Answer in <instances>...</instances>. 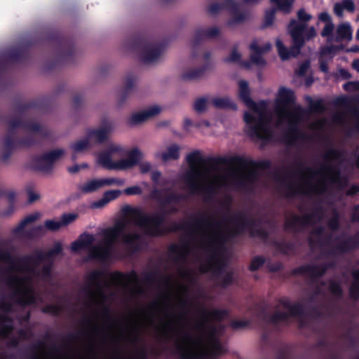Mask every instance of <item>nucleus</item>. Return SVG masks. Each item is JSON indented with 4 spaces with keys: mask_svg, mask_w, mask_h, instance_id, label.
<instances>
[{
    "mask_svg": "<svg viewBox=\"0 0 359 359\" xmlns=\"http://www.w3.org/2000/svg\"><path fill=\"white\" fill-rule=\"evenodd\" d=\"M186 161L191 169L184 177L189 190L192 194L203 192L208 200L212 198L215 189L212 185L203 187L198 182V179L202 174L196 168L197 165L208 167L214 170L222 164H231L242 168L253 167L263 170H269L271 166V162L269 160L254 161L241 156H233L231 158L222 156L204 158L199 150H195L188 154L186 156Z\"/></svg>",
    "mask_w": 359,
    "mask_h": 359,
    "instance_id": "f257e3e1",
    "label": "nucleus"
},
{
    "mask_svg": "<svg viewBox=\"0 0 359 359\" xmlns=\"http://www.w3.org/2000/svg\"><path fill=\"white\" fill-rule=\"evenodd\" d=\"M62 245L57 242L48 252L36 249L32 255H27L15 259L8 250L0 251V261L11 264L14 270H25L39 277L41 280L48 281L52 278L53 259L61 254Z\"/></svg>",
    "mask_w": 359,
    "mask_h": 359,
    "instance_id": "f03ea898",
    "label": "nucleus"
},
{
    "mask_svg": "<svg viewBox=\"0 0 359 359\" xmlns=\"http://www.w3.org/2000/svg\"><path fill=\"white\" fill-rule=\"evenodd\" d=\"M177 211L175 206H172L168 210H162L149 216L140 208L126 205L122 208L123 214L129 217L131 223L145 229L146 233L152 236H161L170 232L187 230L191 226L187 223L180 224L175 222L169 227L162 226L166 216Z\"/></svg>",
    "mask_w": 359,
    "mask_h": 359,
    "instance_id": "7ed1b4c3",
    "label": "nucleus"
},
{
    "mask_svg": "<svg viewBox=\"0 0 359 359\" xmlns=\"http://www.w3.org/2000/svg\"><path fill=\"white\" fill-rule=\"evenodd\" d=\"M295 101L296 96L292 90L284 86L279 88L276 99V112L280 118L289 121L287 130L283 136L284 142L288 145H294L297 140L304 137L303 133L297 124L304 114V109L297 105L292 111L289 110V107Z\"/></svg>",
    "mask_w": 359,
    "mask_h": 359,
    "instance_id": "20e7f679",
    "label": "nucleus"
},
{
    "mask_svg": "<svg viewBox=\"0 0 359 359\" xmlns=\"http://www.w3.org/2000/svg\"><path fill=\"white\" fill-rule=\"evenodd\" d=\"M104 237L96 245L95 236L84 232L79 238L72 242L71 250L78 252L81 250H88V259L105 263L112 257V226H109L103 231Z\"/></svg>",
    "mask_w": 359,
    "mask_h": 359,
    "instance_id": "39448f33",
    "label": "nucleus"
},
{
    "mask_svg": "<svg viewBox=\"0 0 359 359\" xmlns=\"http://www.w3.org/2000/svg\"><path fill=\"white\" fill-rule=\"evenodd\" d=\"M255 104H248L246 107L257 113V116L248 111L244 114L243 119L248 126L247 133L252 140L269 142L273 140V133L269 128V121L264 113L266 108V102L261 100L258 103L255 102Z\"/></svg>",
    "mask_w": 359,
    "mask_h": 359,
    "instance_id": "423d86ee",
    "label": "nucleus"
},
{
    "mask_svg": "<svg viewBox=\"0 0 359 359\" xmlns=\"http://www.w3.org/2000/svg\"><path fill=\"white\" fill-rule=\"evenodd\" d=\"M230 222L234 224L233 227L224 233H219L215 236V244L219 247L225 245L226 243L243 235L248 229H250V236L266 239L268 232L262 229H255L257 226L255 219L248 218L243 212H238L230 219Z\"/></svg>",
    "mask_w": 359,
    "mask_h": 359,
    "instance_id": "0eeeda50",
    "label": "nucleus"
},
{
    "mask_svg": "<svg viewBox=\"0 0 359 359\" xmlns=\"http://www.w3.org/2000/svg\"><path fill=\"white\" fill-rule=\"evenodd\" d=\"M130 49L140 52V60L146 65L156 62L162 55L165 45L154 43L147 36L140 34L133 37L129 44Z\"/></svg>",
    "mask_w": 359,
    "mask_h": 359,
    "instance_id": "6e6552de",
    "label": "nucleus"
},
{
    "mask_svg": "<svg viewBox=\"0 0 359 359\" xmlns=\"http://www.w3.org/2000/svg\"><path fill=\"white\" fill-rule=\"evenodd\" d=\"M305 28L304 24H299L294 19L291 20L288 25V32L292 39V46L288 49L280 39H277L276 41V46L281 60H286L291 57H296L300 53L304 46L303 33Z\"/></svg>",
    "mask_w": 359,
    "mask_h": 359,
    "instance_id": "1a4fd4ad",
    "label": "nucleus"
},
{
    "mask_svg": "<svg viewBox=\"0 0 359 359\" xmlns=\"http://www.w3.org/2000/svg\"><path fill=\"white\" fill-rule=\"evenodd\" d=\"M51 44L55 48L57 59L48 67L51 69L57 67L60 64L74 62L75 56V46L72 39L63 36L60 32L55 31L48 36Z\"/></svg>",
    "mask_w": 359,
    "mask_h": 359,
    "instance_id": "9d476101",
    "label": "nucleus"
},
{
    "mask_svg": "<svg viewBox=\"0 0 359 359\" xmlns=\"http://www.w3.org/2000/svg\"><path fill=\"white\" fill-rule=\"evenodd\" d=\"M36 143L34 135L30 134L18 138L16 137L15 128L9 127L7 134L4 138L1 160L3 161H8L15 149L31 147Z\"/></svg>",
    "mask_w": 359,
    "mask_h": 359,
    "instance_id": "9b49d317",
    "label": "nucleus"
},
{
    "mask_svg": "<svg viewBox=\"0 0 359 359\" xmlns=\"http://www.w3.org/2000/svg\"><path fill=\"white\" fill-rule=\"evenodd\" d=\"M25 280V278L14 276L8 278L6 281V285L10 287H18L12 292L11 299L18 304L23 306L32 305L36 302V297L32 287H26L21 288L19 287Z\"/></svg>",
    "mask_w": 359,
    "mask_h": 359,
    "instance_id": "f8f14e48",
    "label": "nucleus"
},
{
    "mask_svg": "<svg viewBox=\"0 0 359 359\" xmlns=\"http://www.w3.org/2000/svg\"><path fill=\"white\" fill-rule=\"evenodd\" d=\"M278 302L283 308L288 309V312L276 311L270 316L268 321L274 325L280 323H288L290 317L302 316L304 313V308L301 303L292 304L287 297L280 298Z\"/></svg>",
    "mask_w": 359,
    "mask_h": 359,
    "instance_id": "ddd939ff",
    "label": "nucleus"
},
{
    "mask_svg": "<svg viewBox=\"0 0 359 359\" xmlns=\"http://www.w3.org/2000/svg\"><path fill=\"white\" fill-rule=\"evenodd\" d=\"M122 278L129 284L135 285L134 287L130 290V294L133 296L142 295L144 294V290L138 285L139 277L137 273L135 270H131L130 272L126 273H121L116 271H114V302L116 292L115 291V281L117 280L118 276ZM116 325V311L115 304H114V359H116V338L115 336V327Z\"/></svg>",
    "mask_w": 359,
    "mask_h": 359,
    "instance_id": "4468645a",
    "label": "nucleus"
},
{
    "mask_svg": "<svg viewBox=\"0 0 359 359\" xmlns=\"http://www.w3.org/2000/svg\"><path fill=\"white\" fill-rule=\"evenodd\" d=\"M322 214L321 208H316L310 214H304L303 215H297L293 214L290 219L285 222L284 227L285 230H290L295 233H299L304 229L313 223V219L318 217L320 219Z\"/></svg>",
    "mask_w": 359,
    "mask_h": 359,
    "instance_id": "2eb2a0df",
    "label": "nucleus"
},
{
    "mask_svg": "<svg viewBox=\"0 0 359 359\" xmlns=\"http://www.w3.org/2000/svg\"><path fill=\"white\" fill-rule=\"evenodd\" d=\"M64 153L62 149H57L35 156L32 161L33 168L37 171L48 173L53 170L55 161L62 157Z\"/></svg>",
    "mask_w": 359,
    "mask_h": 359,
    "instance_id": "dca6fc26",
    "label": "nucleus"
},
{
    "mask_svg": "<svg viewBox=\"0 0 359 359\" xmlns=\"http://www.w3.org/2000/svg\"><path fill=\"white\" fill-rule=\"evenodd\" d=\"M334 262L323 264L320 265L304 264L293 269L291 271L292 276L309 275L311 278L316 279L323 277L328 269L334 267Z\"/></svg>",
    "mask_w": 359,
    "mask_h": 359,
    "instance_id": "f3484780",
    "label": "nucleus"
},
{
    "mask_svg": "<svg viewBox=\"0 0 359 359\" xmlns=\"http://www.w3.org/2000/svg\"><path fill=\"white\" fill-rule=\"evenodd\" d=\"M169 189H155L151 191L150 194L151 198L157 201L161 206V210H165L164 208L171 204H179L181 201L186 199V196L184 194H178L174 191H170L168 194H165L163 197L162 194L168 191Z\"/></svg>",
    "mask_w": 359,
    "mask_h": 359,
    "instance_id": "a211bd4d",
    "label": "nucleus"
},
{
    "mask_svg": "<svg viewBox=\"0 0 359 359\" xmlns=\"http://www.w3.org/2000/svg\"><path fill=\"white\" fill-rule=\"evenodd\" d=\"M201 320L197 323L196 328L198 330L203 331L206 327L207 323L209 320L222 321L228 315L229 311L226 309H215L212 310H208L205 309H200Z\"/></svg>",
    "mask_w": 359,
    "mask_h": 359,
    "instance_id": "6ab92c4d",
    "label": "nucleus"
},
{
    "mask_svg": "<svg viewBox=\"0 0 359 359\" xmlns=\"http://www.w3.org/2000/svg\"><path fill=\"white\" fill-rule=\"evenodd\" d=\"M219 29L215 27L208 29H198L196 31L192 40L193 57H197L196 50L203 41L216 39L219 36Z\"/></svg>",
    "mask_w": 359,
    "mask_h": 359,
    "instance_id": "aec40b11",
    "label": "nucleus"
},
{
    "mask_svg": "<svg viewBox=\"0 0 359 359\" xmlns=\"http://www.w3.org/2000/svg\"><path fill=\"white\" fill-rule=\"evenodd\" d=\"M161 111L158 106L151 107L145 110L132 114L127 119V124L133 127L143 123L147 120L155 117Z\"/></svg>",
    "mask_w": 359,
    "mask_h": 359,
    "instance_id": "412c9836",
    "label": "nucleus"
},
{
    "mask_svg": "<svg viewBox=\"0 0 359 359\" xmlns=\"http://www.w3.org/2000/svg\"><path fill=\"white\" fill-rule=\"evenodd\" d=\"M122 241L126 245L128 257L140 252L145 246V243L141 240V236L137 233L124 234Z\"/></svg>",
    "mask_w": 359,
    "mask_h": 359,
    "instance_id": "4be33fe9",
    "label": "nucleus"
},
{
    "mask_svg": "<svg viewBox=\"0 0 359 359\" xmlns=\"http://www.w3.org/2000/svg\"><path fill=\"white\" fill-rule=\"evenodd\" d=\"M112 272L109 273L108 278V299L109 305L107 308V346H108V359H112V307L111 306V299H112Z\"/></svg>",
    "mask_w": 359,
    "mask_h": 359,
    "instance_id": "5701e85b",
    "label": "nucleus"
},
{
    "mask_svg": "<svg viewBox=\"0 0 359 359\" xmlns=\"http://www.w3.org/2000/svg\"><path fill=\"white\" fill-rule=\"evenodd\" d=\"M30 46L29 44H20L10 48L4 55L7 58L9 64L22 62L29 56Z\"/></svg>",
    "mask_w": 359,
    "mask_h": 359,
    "instance_id": "b1692460",
    "label": "nucleus"
},
{
    "mask_svg": "<svg viewBox=\"0 0 359 359\" xmlns=\"http://www.w3.org/2000/svg\"><path fill=\"white\" fill-rule=\"evenodd\" d=\"M142 158V152L137 148H134L128 152L126 158L114 161V170H123L131 168L138 165Z\"/></svg>",
    "mask_w": 359,
    "mask_h": 359,
    "instance_id": "393cba45",
    "label": "nucleus"
},
{
    "mask_svg": "<svg viewBox=\"0 0 359 359\" xmlns=\"http://www.w3.org/2000/svg\"><path fill=\"white\" fill-rule=\"evenodd\" d=\"M359 248V232L348 236L338 243L331 251L332 254H345Z\"/></svg>",
    "mask_w": 359,
    "mask_h": 359,
    "instance_id": "a878e982",
    "label": "nucleus"
},
{
    "mask_svg": "<svg viewBox=\"0 0 359 359\" xmlns=\"http://www.w3.org/2000/svg\"><path fill=\"white\" fill-rule=\"evenodd\" d=\"M9 127L13 128H21L32 132L41 133L44 137L48 136V133L43 130L42 126L33 121H24L20 118H13L8 122Z\"/></svg>",
    "mask_w": 359,
    "mask_h": 359,
    "instance_id": "bb28decb",
    "label": "nucleus"
},
{
    "mask_svg": "<svg viewBox=\"0 0 359 359\" xmlns=\"http://www.w3.org/2000/svg\"><path fill=\"white\" fill-rule=\"evenodd\" d=\"M210 244L214 248V253L210 256V259L215 260V262L214 263H209L206 269H205L204 266H201V271L205 273L208 271H211L214 276L219 277L224 271V264L222 261L217 259V251L220 249H222L224 245L222 247L217 245L215 244V238L210 243Z\"/></svg>",
    "mask_w": 359,
    "mask_h": 359,
    "instance_id": "cd10ccee",
    "label": "nucleus"
},
{
    "mask_svg": "<svg viewBox=\"0 0 359 359\" xmlns=\"http://www.w3.org/2000/svg\"><path fill=\"white\" fill-rule=\"evenodd\" d=\"M112 184V178L93 179L87 181L79 187V190L83 194H90L100 189Z\"/></svg>",
    "mask_w": 359,
    "mask_h": 359,
    "instance_id": "c85d7f7f",
    "label": "nucleus"
},
{
    "mask_svg": "<svg viewBox=\"0 0 359 359\" xmlns=\"http://www.w3.org/2000/svg\"><path fill=\"white\" fill-rule=\"evenodd\" d=\"M62 227L60 222L55 221L53 219H48L45 221L44 225L36 226L26 232L27 236L29 238L36 237L44 232V229L51 231H56Z\"/></svg>",
    "mask_w": 359,
    "mask_h": 359,
    "instance_id": "c756f323",
    "label": "nucleus"
},
{
    "mask_svg": "<svg viewBox=\"0 0 359 359\" xmlns=\"http://www.w3.org/2000/svg\"><path fill=\"white\" fill-rule=\"evenodd\" d=\"M86 136L90 142V144H101L107 140L109 130L104 127L97 129H88Z\"/></svg>",
    "mask_w": 359,
    "mask_h": 359,
    "instance_id": "7c9ffc66",
    "label": "nucleus"
},
{
    "mask_svg": "<svg viewBox=\"0 0 359 359\" xmlns=\"http://www.w3.org/2000/svg\"><path fill=\"white\" fill-rule=\"evenodd\" d=\"M224 6L233 15V19L228 22V25L242 22L245 20V16L239 10V4L234 0H224Z\"/></svg>",
    "mask_w": 359,
    "mask_h": 359,
    "instance_id": "2f4dec72",
    "label": "nucleus"
},
{
    "mask_svg": "<svg viewBox=\"0 0 359 359\" xmlns=\"http://www.w3.org/2000/svg\"><path fill=\"white\" fill-rule=\"evenodd\" d=\"M135 78L133 74L127 75L125 81V86L121 93V98L118 105L121 106L126 100L135 92Z\"/></svg>",
    "mask_w": 359,
    "mask_h": 359,
    "instance_id": "473e14b6",
    "label": "nucleus"
},
{
    "mask_svg": "<svg viewBox=\"0 0 359 359\" xmlns=\"http://www.w3.org/2000/svg\"><path fill=\"white\" fill-rule=\"evenodd\" d=\"M208 69V64H205L201 67L188 69L182 74L181 79L184 81H194L200 79L205 75Z\"/></svg>",
    "mask_w": 359,
    "mask_h": 359,
    "instance_id": "72a5a7b5",
    "label": "nucleus"
},
{
    "mask_svg": "<svg viewBox=\"0 0 359 359\" xmlns=\"http://www.w3.org/2000/svg\"><path fill=\"white\" fill-rule=\"evenodd\" d=\"M41 108V102L34 100L24 102L21 100H15L14 110L20 114H23L29 109H39Z\"/></svg>",
    "mask_w": 359,
    "mask_h": 359,
    "instance_id": "f704fd0d",
    "label": "nucleus"
},
{
    "mask_svg": "<svg viewBox=\"0 0 359 359\" xmlns=\"http://www.w3.org/2000/svg\"><path fill=\"white\" fill-rule=\"evenodd\" d=\"M274 179L276 182L281 183L283 185L285 186L286 188V196L288 197H292L295 196L297 191V187L295 184L292 182H287L286 180L287 179V175L285 176H283L280 172L277 170L274 172Z\"/></svg>",
    "mask_w": 359,
    "mask_h": 359,
    "instance_id": "c9c22d12",
    "label": "nucleus"
},
{
    "mask_svg": "<svg viewBox=\"0 0 359 359\" xmlns=\"http://www.w3.org/2000/svg\"><path fill=\"white\" fill-rule=\"evenodd\" d=\"M13 330L12 318L6 315H0V337L8 338Z\"/></svg>",
    "mask_w": 359,
    "mask_h": 359,
    "instance_id": "e433bc0d",
    "label": "nucleus"
},
{
    "mask_svg": "<svg viewBox=\"0 0 359 359\" xmlns=\"http://www.w3.org/2000/svg\"><path fill=\"white\" fill-rule=\"evenodd\" d=\"M168 250L171 255H176L175 262L185 261L189 253V247L187 243H182L180 246L172 244L168 248Z\"/></svg>",
    "mask_w": 359,
    "mask_h": 359,
    "instance_id": "4c0bfd02",
    "label": "nucleus"
},
{
    "mask_svg": "<svg viewBox=\"0 0 359 359\" xmlns=\"http://www.w3.org/2000/svg\"><path fill=\"white\" fill-rule=\"evenodd\" d=\"M351 276L353 281L348 289L349 297L353 301H358L359 300V269L352 271Z\"/></svg>",
    "mask_w": 359,
    "mask_h": 359,
    "instance_id": "58836bf2",
    "label": "nucleus"
},
{
    "mask_svg": "<svg viewBox=\"0 0 359 359\" xmlns=\"http://www.w3.org/2000/svg\"><path fill=\"white\" fill-rule=\"evenodd\" d=\"M352 29L349 23L344 22L340 24L336 30V41L344 40H351L352 39Z\"/></svg>",
    "mask_w": 359,
    "mask_h": 359,
    "instance_id": "ea45409f",
    "label": "nucleus"
},
{
    "mask_svg": "<svg viewBox=\"0 0 359 359\" xmlns=\"http://www.w3.org/2000/svg\"><path fill=\"white\" fill-rule=\"evenodd\" d=\"M239 85V97L241 100L247 106L248 104L252 105L255 104V101L250 97V92L248 81L241 80L238 83Z\"/></svg>",
    "mask_w": 359,
    "mask_h": 359,
    "instance_id": "a19ab883",
    "label": "nucleus"
},
{
    "mask_svg": "<svg viewBox=\"0 0 359 359\" xmlns=\"http://www.w3.org/2000/svg\"><path fill=\"white\" fill-rule=\"evenodd\" d=\"M180 147L178 144H172L167 148L165 151L161 153L159 156H161L162 161L164 163L170 160L176 161L180 158Z\"/></svg>",
    "mask_w": 359,
    "mask_h": 359,
    "instance_id": "79ce46f5",
    "label": "nucleus"
},
{
    "mask_svg": "<svg viewBox=\"0 0 359 359\" xmlns=\"http://www.w3.org/2000/svg\"><path fill=\"white\" fill-rule=\"evenodd\" d=\"M250 48L252 50V53L250 55V61L257 65H265L266 61L262 57L264 51L258 46V44L254 41L250 44Z\"/></svg>",
    "mask_w": 359,
    "mask_h": 359,
    "instance_id": "37998d69",
    "label": "nucleus"
},
{
    "mask_svg": "<svg viewBox=\"0 0 359 359\" xmlns=\"http://www.w3.org/2000/svg\"><path fill=\"white\" fill-rule=\"evenodd\" d=\"M257 178V172L255 170H250L247 175L236 177V184L242 188H245L248 184H252Z\"/></svg>",
    "mask_w": 359,
    "mask_h": 359,
    "instance_id": "c03bdc74",
    "label": "nucleus"
},
{
    "mask_svg": "<svg viewBox=\"0 0 359 359\" xmlns=\"http://www.w3.org/2000/svg\"><path fill=\"white\" fill-rule=\"evenodd\" d=\"M193 224L196 226H203L205 227H219L222 223L218 220H211L209 217L205 214H201L199 217L195 218Z\"/></svg>",
    "mask_w": 359,
    "mask_h": 359,
    "instance_id": "a18cd8bd",
    "label": "nucleus"
},
{
    "mask_svg": "<svg viewBox=\"0 0 359 359\" xmlns=\"http://www.w3.org/2000/svg\"><path fill=\"white\" fill-rule=\"evenodd\" d=\"M97 161L103 168L112 170V146H109L105 152L99 154Z\"/></svg>",
    "mask_w": 359,
    "mask_h": 359,
    "instance_id": "49530a36",
    "label": "nucleus"
},
{
    "mask_svg": "<svg viewBox=\"0 0 359 359\" xmlns=\"http://www.w3.org/2000/svg\"><path fill=\"white\" fill-rule=\"evenodd\" d=\"M212 104L217 109H237L236 104L228 97H215L212 100Z\"/></svg>",
    "mask_w": 359,
    "mask_h": 359,
    "instance_id": "de8ad7c7",
    "label": "nucleus"
},
{
    "mask_svg": "<svg viewBox=\"0 0 359 359\" xmlns=\"http://www.w3.org/2000/svg\"><path fill=\"white\" fill-rule=\"evenodd\" d=\"M40 214L39 212H35L34 214H31L25 217L18 225L14 228L13 232L14 234H19L24 231L25 227L39 218Z\"/></svg>",
    "mask_w": 359,
    "mask_h": 359,
    "instance_id": "09e8293b",
    "label": "nucleus"
},
{
    "mask_svg": "<svg viewBox=\"0 0 359 359\" xmlns=\"http://www.w3.org/2000/svg\"><path fill=\"white\" fill-rule=\"evenodd\" d=\"M176 353L180 359H198L202 357L203 354L194 352L189 348L179 345L176 349Z\"/></svg>",
    "mask_w": 359,
    "mask_h": 359,
    "instance_id": "8fccbe9b",
    "label": "nucleus"
},
{
    "mask_svg": "<svg viewBox=\"0 0 359 359\" xmlns=\"http://www.w3.org/2000/svg\"><path fill=\"white\" fill-rule=\"evenodd\" d=\"M274 246L280 254L284 255H289L295 250V245L292 242L276 241Z\"/></svg>",
    "mask_w": 359,
    "mask_h": 359,
    "instance_id": "3c124183",
    "label": "nucleus"
},
{
    "mask_svg": "<svg viewBox=\"0 0 359 359\" xmlns=\"http://www.w3.org/2000/svg\"><path fill=\"white\" fill-rule=\"evenodd\" d=\"M128 342L133 346H137L140 340L139 324L134 321L132 323L129 335L128 337Z\"/></svg>",
    "mask_w": 359,
    "mask_h": 359,
    "instance_id": "603ef678",
    "label": "nucleus"
},
{
    "mask_svg": "<svg viewBox=\"0 0 359 359\" xmlns=\"http://www.w3.org/2000/svg\"><path fill=\"white\" fill-rule=\"evenodd\" d=\"M157 276L166 285L169 284L171 280L169 276H161L157 271H152L144 274V281L149 284L153 283L156 281Z\"/></svg>",
    "mask_w": 359,
    "mask_h": 359,
    "instance_id": "864d4df0",
    "label": "nucleus"
},
{
    "mask_svg": "<svg viewBox=\"0 0 359 359\" xmlns=\"http://www.w3.org/2000/svg\"><path fill=\"white\" fill-rule=\"evenodd\" d=\"M104 277V271L93 270L88 274L87 280L91 285H98Z\"/></svg>",
    "mask_w": 359,
    "mask_h": 359,
    "instance_id": "5fc2aeb1",
    "label": "nucleus"
},
{
    "mask_svg": "<svg viewBox=\"0 0 359 359\" xmlns=\"http://www.w3.org/2000/svg\"><path fill=\"white\" fill-rule=\"evenodd\" d=\"M308 102L311 110L313 112H322L325 110V106L322 100H313L310 96L307 95L305 97Z\"/></svg>",
    "mask_w": 359,
    "mask_h": 359,
    "instance_id": "6e6d98bb",
    "label": "nucleus"
},
{
    "mask_svg": "<svg viewBox=\"0 0 359 359\" xmlns=\"http://www.w3.org/2000/svg\"><path fill=\"white\" fill-rule=\"evenodd\" d=\"M294 0H271L277 5L278 9L288 14L291 12Z\"/></svg>",
    "mask_w": 359,
    "mask_h": 359,
    "instance_id": "4d7b16f0",
    "label": "nucleus"
},
{
    "mask_svg": "<svg viewBox=\"0 0 359 359\" xmlns=\"http://www.w3.org/2000/svg\"><path fill=\"white\" fill-rule=\"evenodd\" d=\"M90 147V142L88 140L86 136L84 139L79 140L76 142L73 143L71 145V148L76 153H79L86 149H88Z\"/></svg>",
    "mask_w": 359,
    "mask_h": 359,
    "instance_id": "13d9d810",
    "label": "nucleus"
},
{
    "mask_svg": "<svg viewBox=\"0 0 359 359\" xmlns=\"http://www.w3.org/2000/svg\"><path fill=\"white\" fill-rule=\"evenodd\" d=\"M112 201V189L107 191L104 196L95 202L91 205L93 208H100L107 205L109 202Z\"/></svg>",
    "mask_w": 359,
    "mask_h": 359,
    "instance_id": "bf43d9fd",
    "label": "nucleus"
},
{
    "mask_svg": "<svg viewBox=\"0 0 359 359\" xmlns=\"http://www.w3.org/2000/svg\"><path fill=\"white\" fill-rule=\"evenodd\" d=\"M328 289L330 293L337 298H341L343 295V290L340 283L335 280L330 281Z\"/></svg>",
    "mask_w": 359,
    "mask_h": 359,
    "instance_id": "052dcab7",
    "label": "nucleus"
},
{
    "mask_svg": "<svg viewBox=\"0 0 359 359\" xmlns=\"http://www.w3.org/2000/svg\"><path fill=\"white\" fill-rule=\"evenodd\" d=\"M62 311V307L59 305L46 304L41 309V312L47 314H52L58 316Z\"/></svg>",
    "mask_w": 359,
    "mask_h": 359,
    "instance_id": "680f3d73",
    "label": "nucleus"
},
{
    "mask_svg": "<svg viewBox=\"0 0 359 359\" xmlns=\"http://www.w3.org/2000/svg\"><path fill=\"white\" fill-rule=\"evenodd\" d=\"M327 226L332 231H337L340 227V217L339 213L334 210L333 216L327 222Z\"/></svg>",
    "mask_w": 359,
    "mask_h": 359,
    "instance_id": "e2e57ef3",
    "label": "nucleus"
},
{
    "mask_svg": "<svg viewBox=\"0 0 359 359\" xmlns=\"http://www.w3.org/2000/svg\"><path fill=\"white\" fill-rule=\"evenodd\" d=\"M265 263V258L262 256H256L252 259L250 264L249 266V270L250 271H257Z\"/></svg>",
    "mask_w": 359,
    "mask_h": 359,
    "instance_id": "0e129e2a",
    "label": "nucleus"
},
{
    "mask_svg": "<svg viewBox=\"0 0 359 359\" xmlns=\"http://www.w3.org/2000/svg\"><path fill=\"white\" fill-rule=\"evenodd\" d=\"M208 100L205 97H201L196 100L194 109L196 111L201 113L205 111L207 108Z\"/></svg>",
    "mask_w": 359,
    "mask_h": 359,
    "instance_id": "69168bd1",
    "label": "nucleus"
},
{
    "mask_svg": "<svg viewBox=\"0 0 359 359\" xmlns=\"http://www.w3.org/2000/svg\"><path fill=\"white\" fill-rule=\"evenodd\" d=\"M82 323L83 325L89 328V332L90 333H95L97 332V326L95 323L93 315L85 317L82 320Z\"/></svg>",
    "mask_w": 359,
    "mask_h": 359,
    "instance_id": "338daca9",
    "label": "nucleus"
},
{
    "mask_svg": "<svg viewBox=\"0 0 359 359\" xmlns=\"http://www.w3.org/2000/svg\"><path fill=\"white\" fill-rule=\"evenodd\" d=\"M335 177L332 182L337 184L339 189H344L348 185V179L346 177H341L339 170L334 172Z\"/></svg>",
    "mask_w": 359,
    "mask_h": 359,
    "instance_id": "774afa93",
    "label": "nucleus"
}]
</instances>
